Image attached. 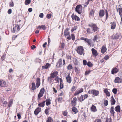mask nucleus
I'll return each instance as SVG.
<instances>
[{"label": "nucleus", "instance_id": "nucleus-1", "mask_svg": "<svg viewBox=\"0 0 122 122\" xmlns=\"http://www.w3.org/2000/svg\"><path fill=\"white\" fill-rule=\"evenodd\" d=\"M89 26L91 28L94 33L95 32L97 33L98 32L99 28L96 24L92 23V24H89Z\"/></svg>", "mask_w": 122, "mask_h": 122}, {"label": "nucleus", "instance_id": "nucleus-2", "mask_svg": "<svg viewBox=\"0 0 122 122\" xmlns=\"http://www.w3.org/2000/svg\"><path fill=\"white\" fill-rule=\"evenodd\" d=\"M88 93L90 94H92L96 96H98L99 93V92L95 89L90 90L88 91Z\"/></svg>", "mask_w": 122, "mask_h": 122}, {"label": "nucleus", "instance_id": "nucleus-3", "mask_svg": "<svg viewBox=\"0 0 122 122\" xmlns=\"http://www.w3.org/2000/svg\"><path fill=\"white\" fill-rule=\"evenodd\" d=\"M76 51L80 55H82L84 51L83 47L81 46L78 47Z\"/></svg>", "mask_w": 122, "mask_h": 122}, {"label": "nucleus", "instance_id": "nucleus-4", "mask_svg": "<svg viewBox=\"0 0 122 122\" xmlns=\"http://www.w3.org/2000/svg\"><path fill=\"white\" fill-rule=\"evenodd\" d=\"M82 7L81 5H77L75 8V11L78 14H80L82 12Z\"/></svg>", "mask_w": 122, "mask_h": 122}, {"label": "nucleus", "instance_id": "nucleus-5", "mask_svg": "<svg viewBox=\"0 0 122 122\" xmlns=\"http://www.w3.org/2000/svg\"><path fill=\"white\" fill-rule=\"evenodd\" d=\"M81 40H84L85 42H86L88 44V45L91 46V43L92 42V40L90 39H88L87 38H84V37H82L81 38Z\"/></svg>", "mask_w": 122, "mask_h": 122}, {"label": "nucleus", "instance_id": "nucleus-6", "mask_svg": "<svg viewBox=\"0 0 122 122\" xmlns=\"http://www.w3.org/2000/svg\"><path fill=\"white\" fill-rule=\"evenodd\" d=\"M7 84L5 81L4 80L0 81V86L2 87H5L7 86Z\"/></svg>", "mask_w": 122, "mask_h": 122}, {"label": "nucleus", "instance_id": "nucleus-7", "mask_svg": "<svg viewBox=\"0 0 122 122\" xmlns=\"http://www.w3.org/2000/svg\"><path fill=\"white\" fill-rule=\"evenodd\" d=\"M77 100L76 97H75L73 98L72 100H71V104L72 106L73 107H74L76 104V101Z\"/></svg>", "mask_w": 122, "mask_h": 122}, {"label": "nucleus", "instance_id": "nucleus-8", "mask_svg": "<svg viewBox=\"0 0 122 122\" xmlns=\"http://www.w3.org/2000/svg\"><path fill=\"white\" fill-rule=\"evenodd\" d=\"M62 60L60 59L58 62H57V64L56 65V67H61L62 66Z\"/></svg>", "mask_w": 122, "mask_h": 122}, {"label": "nucleus", "instance_id": "nucleus-9", "mask_svg": "<svg viewBox=\"0 0 122 122\" xmlns=\"http://www.w3.org/2000/svg\"><path fill=\"white\" fill-rule=\"evenodd\" d=\"M58 74V72L57 71H55L51 73L50 74V75L51 77L54 78L56 77Z\"/></svg>", "mask_w": 122, "mask_h": 122}, {"label": "nucleus", "instance_id": "nucleus-10", "mask_svg": "<svg viewBox=\"0 0 122 122\" xmlns=\"http://www.w3.org/2000/svg\"><path fill=\"white\" fill-rule=\"evenodd\" d=\"M71 17L73 20L78 21L80 20V19L79 17L76 15L73 14L71 15Z\"/></svg>", "mask_w": 122, "mask_h": 122}, {"label": "nucleus", "instance_id": "nucleus-11", "mask_svg": "<svg viewBox=\"0 0 122 122\" xmlns=\"http://www.w3.org/2000/svg\"><path fill=\"white\" fill-rule=\"evenodd\" d=\"M41 111V108L38 107L34 111V113L36 115H37Z\"/></svg>", "mask_w": 122, "mask_h": 122}, {"label": "nucleus", "instance_id": "nucleus-12", "mask_svg": "<svg viewBox=\"0 0 122 122\" xmlns=\"http://www.w3.org/2000/svg\"><path fill=\"white\" fill-rule=\"evenodd\" d=\"M107 50V49L106 47V46L105 45H104L102 47V48L101 50V51L102 53L104 54L106 51Z\"/></svg>", "mask_w": 122, "mask_h": 122}, {"label": "nucleus", "instance_id": "nucleus-13", "mask_svg": "<svg viewBox=\"0 0 122 122\" xmlns=\"http://www.w3.org/2000/svg\"><path fill=\"white\" fill-rule=\"evenodd\" d=\"M122 82V79L119 77H116L115 78V82L116 83H120Z\"/></svg>", "mask_w": 122, "mask_h": 122}, {"label": "nucleus", "instance_id": "nucleus-14", "mask_svg": "<svg viewBox=\"0 0 122 122\" xmlns=\"http://www.w3.org/2000/svg\"><path fill=\"white\" fill-rule=\"evenodd\" d=\"M66 79L67 82L69 83H70L71 82V79L70 74L66 76Z\"/></svg>", "mask_w": 122, "mask_h": 122}, {"label": "nucleus", "instance_id": "nucleus-15", "mask_svg": "<svg viewBox=\"0 0 122 122\" xmlns=\"http://www.w3.org/2000/svg\"><path fill=\"white\" fill-rule=\"evenodd\" d=\"M83 91V89L82 88H81L80 89L78 90L77 91L75 92L74 95L75 96L77 95H78L80 93L82 92Z\"/></svg>", "mask_w": 122, "mask_h": 122}, {"label": "nucleus", "instance_id": "nucleus-16", "mask_svg": "<svg viewBox=\"0 0 122 122\" xmlns=\"http://www.w3.org/2000/svg\"><path fill=\"white\" fill-rule=\"evenodd\" d=\"M118 71V70L117 68L115 67L112 70L111 73L112 74L117 73Z\"/></svg>", "mask_w": 122, "mask_h": 122}, {"label": "nucleus", "instance_id": "nucleus-17", "mask_svg": "<svg viewBox=\"0 0 122 122\" xmlns=\"http://www.w3.org/2000/svg\"><path fill=\"white\" fill-rule=\"evenodd\" d=\"M105 14V13L103 10H100L99 13V16L100 17H102Z\"/></svg>", "mask_w": 122, "mask_h": 122}, {"label": "nucleus", "instance_id": "nucleus-18", "mask_svg": "<svg viewBox=\"0 0 122 122\" xmlns=\"http://www.w3.org/2000/svg\"><path fill=\"white\" fill-rule=\"evenodd\" d=\"M92 53L95 56H96L97 55V52L96 50L92 48Z\"/></svg>", "mask_w": 122, "mask_h": 122}, {"label": "nucleus", "instance_id": "nucleus-19", "mask_svg": "<svg viewBox=\"0 0 122 122\" xmlns=\"http://www.w3.org/2000/svg\"><path fill=\"white\" fill-rule=\"evenodd\" d=\"M40 79L39 78H37L36 79V86L38 88L40 86Z\"/></svg>", "mask_w": 122, "mask_h": 122}, {"label": "nucleus", "instance_id": "nucleus-20", "mask_svg": "<svg viewBox=\"0 0 122 122\" xmlns=\"http://www.w3.org/2000/svg\"><path fill=\"white\" fill-rule=\"evenodd\" d=\"M51 66V65L49 63H46V65L44 66H42V68L43 69H47L48 68Z\"/></svg>", "mask_w": 122, "mask_h": 122}, {"label": "nucleus", "instance_id": "nucleus-21", "mask_svg": "<svg viewBox=\"0 0 122 122\" xmlns=\"http://www.w3.org/2000/svg\"><path fill=\"white\" fill-rule=\"evenodd\" d=\"M120 36V35L118 34H114L113 36V39H115L119 38Z\"/></svg>", "mask_w": 122, "mask_h": 122}, {"label": "nucleus", "instance_id": "nucleus-22", "mask_svg": "<svg viewBox=\"0 0 122 122\" xmlns=\"http://www.w3.org/2000/svg\"><path fill=\"white\" fill-rule=\"evenodd\" d=\"M69 29L67 28L65 30L64 32V34L65 36H66L70 35V32L68 31Z\"/></svg>", "mask_w": 122, "mask_h": 122}, {"label": "nucleus", "instance_id": "nucleus-23", "mask_svg": "<svg viewBox=\"0 0 122 122\" xmlns=\"http://www.w3.org/2000/svg\"><path fill=\"white\" fill-rule=\"evenodd\" d=\"M111 25V29H114L116 26V24L115 22H114L110 23Z\"/></svg>", "mask_w": 122, "mask_h": 122}, {"label": "nucleus", "instance_id": "nucleus-24", "mask_svg": "<svg viewBox=\"0 0 122 122\" xmlns=\"http://www.w3.org/2000/svg\"><path fill=\"white\" fill-rule=\"evenodd\" d=\"M86 31L87 33L88 34H92L93 33V32L92 28L91 29L90 28H88L86 30Z\"/></svg>", "mask_w": 122, "mask_h": 122}, {"label": "nucleus", "instance_id": "nucleus-25", "mask_svg": "<svg viewBox=\"0 0 122 122\" xmlns=\"http://www.w3.org/2000/svg\"><path fill=\"white\" fill-rule=\"evenodd\" d=\"M46 101H45L39 103L38 104V106L40 107H44Z\"/></svg>", "mask_w": 122, "mask_h": 122}, {"label": "nucleus", "instance_id": "nucleus-26", "mask_svg": "<svg viewBox=\"0 0 122 122\" xmlns=\"http://www.w3.org/2000/svg\"><path fill=\"white\" fill-rule=\"evenodd\" d=\"M111 104L112 105H113L115 104L116 101L114 99L113 96L111 97Z\"/></svg>", "mask_w": 122, "mask_h": 122}, {"label": "nucleus", "instance_id": "nucleus-27", "mask_svg": "<svg viewBox=\"0 0 122 122\" xmlns=\"http://www.w3.org/2000/svg\"><path fill=\"white\" fill-rule=\"evenodd\" d=\"M115 111L117 112H120V106L119 105H117L116 107L115 108Z\"/></svg>", "mask_w": 122, "mask_h": 122}, {"label": "nucleus", "instance_id": "nucleus-28", "mask_svg": "<svg viewBox=\"0 0 122 122\" xmlns=\"http://www.w3.org/2000/svg\"><path fill=\"white\" fill-rule=\"evenodd\" d=\"M38 29H41L42 28L43 30H45L46 29V27L45 25H39L38 26Z\"/></svg>", "mask_w": 122, "mask_h": 122}, {"label": "nucleus", "instance_id": "nucleus-29", "mask_svg": "<svg viewBox=\"0 0 122 122\" xmlns=\"http://www.w3.org/2000/svg\"><path fill=\"white\" fill-rule=\"evenodd\" d=\"M88 97V95L86 94H85L84 96L81 95V100L82 101H83L86 98Z\"/></svg>", "mask_w": 122, "mask_h": 122}, {"label": "nucleus", "instance_id": "nucleus-30", "mask_svg": "<svg viewBox=\"0 0 122 122\" xmlns=\"http://www.w3.org/2000/svg\"><path fill=\"white\" fill-rule=\"evenodd\" d=\"M91 111L93 112H95L97 111L96 107L94 105H92L91 107Z\"/></svg>", "mask_w": 122, "mask_h": 122}, {"label": "nucleus", "instance_id": "nucleus-31", "mask_svg": "<svg viewBox=\"0 0 122 122\" xmlns=\"http://www.w3.org/2000/svg\"><path fill=\"white\" fill-rule=\"evenodd\" d=\"M46 105L47 106L50 105L51 104V100L50 99H48L46 100Z\"/></svg>", "mask_w": 122, "mask_h": 122}, {"label": "nucleus", "instance_id": "nucleus-32", "mask_svg": "<svg viewBox=\"0 0 122 122\" xmlns=\"http://www.w3.org/2000/svg\"><path fill=\"white\" fill-rule=\"evenodd\" d=\"M72 108V111L74 112L75 114H76L78 112V110L76 107H73Z\"/></svg>", "mask_w": 122, "mask_h": 122}, {"label": "nucleus", "instance_id": "nucleus-33", "mask_svg": "<svg viewBox=\"0 0 122 122\" xmlns=\"http://www.w3.org/2000/svg\"><path fill=\"white\" fill-rule=\"evenodd\" d=\"M110 113L113 116L115 113V112L114 111V107H112L110 109Z\"/></svg>", "mask_w": 122, "mask_h": 122}, {"label": "nucleus", "instance_id": "nucleus-34", "mask_svg": "<svg viewBox=\"0 0 122 122\" xmlns=\"http://www.w3.org/2000/svg\"><path fill=\"white\" fill-rule=\"evenodd\" d=\"M52 78H53L52 77H51L50 75V76L49 77H48L47 79L50 82V83L52 82H53V80L52 79Z\"/></svg>", "mask_w": 122, "mask_h": 122}, {"label": "nucleus", "instance_id": "nucleus-35", "mask_svg": "<svg viewBox=\"0 0 122 122\" xmlns=\"http://www.w3.org/2000/svg\"><path fill=\"white\" fill-rule=\"evenodd\" d=\"M32 89L33 90H34L36 89V86L35 83L33 82L32 83Z\"/></svg>", "mask_w": 122, "mask_h": 122}, {"label": "nucleus", "instance_id": "nucleus-36", "mask_svg": "<svg viewBox=\"0 0 122 122\" xmlns=\"http://www.w3.org/2000/svg\"><path fill=\"white\" fill-rule=\"evenodd\" d=\"M53 121L52 118L51 117H49L46 120V122H52Z\"/></svg>", "mask_w": 122, "mask_h": 122}, {"label": "nucleus", "instance_id": "nucleus-37", "mask_svg": "<svg viewBox=\"0 0 122 122\" xmlns=\"http://www.w3.org/2000/svg\"><path fill=\"white\" fill-rule=\"evenodd\" d=\"M73 67L71 65V64H69L67 66V69L68 70H71L72 69Z\"/></svg>", "mask_w": 122, "mask_h": 122}, {"label": "nucleus", "instance_id": "nucleus-38", "mask_svg": "<svg viewBox=\"0 0 122 122\" xmlns=\"http://www.w3.org/2000/svg\"><path fill=\"white\" fill-rule=\"evenodd\" d=\"M30 0H25V5H27L29 4L30 3Z\"/></svg>", "mask_w": 122, "mask_h": 122}, {"label": "nucleus", "instance_id": "nucleus-39", "mask_svg": "<svg viewBox=\"0 0 122 122\" xmlns=\"http://www.w3.org/2000/svg\"><path fill=\"white\" fill-rule=\"evenodd\" d=\"M50 110V108H46L45 111V113L47 115H48L49 112V110Z\"/></svg>", "mask_w": 122, "mask_h": 122}, {"label": "nucleus", "instance_id": "nucleus-40", "mask_svg": "<svg viewBox=\"0 0 122 122\" xmlns=\"http://www.w3.org/2000/svg\"><path fill=\"white\" fill-rule=\"evenodd\" d=\"M87 65L89 67H92L93 65V64L90 61H89L87 63Z\"/></svg>", "mask_w": 122, "mask_h": 122}, {"label": "nucleus", "instance_id": "nucleus-41", "mask_svg": "<svg viewBox=\"0 0 122 122\" xmlns=\"http://www.w3.org/2000/svg\"><path fill=\"white\" fill-rule=\"evenodd\" d=\"M94 11L93 10H92L90 12L89 15H90L93 16L94 15Z\"/></svg>", "mask_w": 122, "mask_h": 122}, {"label": "nucleus", "instance_id": "nucleus-42", "mask_svg": "<svg viewBox=\"0 0 122 122\" xmlns=\"http://www.w3.org/2000/svg\"><path fill=\"white\" fill-rule=\"evenodd\" d=\"M13 102V100L12 99L9 102L8 106V107H10L12 106Z\"/></svg>", "mask_w": 122, "mask_h": 122}, {"label": "nucleus", "instance_id": "nucleus-43", "mask_svg": "<svg viewBox=\"0 0 122 122\" xmlns=\"http://www.w3.org/2000/svg\"><path fill=\"white\" fill-rule=\"evenodd\" d=\"M91 71V70H90L86 71L85 72V75H88L90 73Z\"/></svg>", "mask_w": 122, "mask_h": 122}, {"label": "nucleus", "instance_id": "nucleus-44", "mask_svg": "<svg viewBox=\"0 0 122 122\" xmlns=\"http://www.w3.org/2000/svg\"><path fill=\"white\" fill-rule=\"evenodd\" d=\"M45 92V89L44 88H42L40 90L39 93H41L43 94Z\"/></svg>", "mask_w": 122, "mask_h": 122}, {"label": "nucleus", "instance_id": "nucleus-45", "mask_svg": "<svg viewBox=\"0 0 122 122\" xmlns=\"http://www.w3.org/2000/svg\"><path fill=\"white\" fill-rule=\"evenodd\" d=\"M43 94L41 93H39L38 95V100H39L40 98L43 96Z\"/></svg>", "mask_w": 122, "mask_h": 122}, {"label": "nucleus", "instance_id": "nucleus-46", "mask_svg": "<svg viewBox=\"0 0 122 122\" xmlns=\"http://www.w3.org/2000/svg\"><path fill=\"white\" fill-rule=\"evenodd\" d=\"M104 104L105 106H107L108 104V101L106 100H104Z\"/></svg>", "mask_w": 122, "mask_h": 122}, {"label": "nucleus", "instance_id": "nucleus-47", "mask_svg": "<svg viewBox=\"0 0 122 122\" xmlns=\"http://www.w3.org/2000/svg\"><path fill=\"white\" fill-rule=\"evenodd\" d=\"M117 89L116 88H114L112 89V92L114 94H116L117 93Z\"/></svg>", "mask_w": 122, "mask_h": 122}, {"label": "nucleus", "instance_id": "nucleus-48", "mask_svg": "<svg viewBox=\"0 0 122 122\" xmlns=\"http://www.w3.org/2000/svg\"><path fill=\"white\" fill-rule=\"evenodd\" d=\"M119 15L120 16L122 15V9L121 8H118Z\"/></svg>", "mask_w": 122, "mask_h": 122}, {"label": "nucleus", "instance_id": "nucleus-49", "mask_svg": "<svg viewBox=\"0 0 122 122\" xmlns=\"http://www.w3.org/2000/svg\"><path fill=\"white\" fill-rule=\"evenodd\" d=\"M14 6V4L13 3V2L12 0L11 2L10 3V7H12Z\"/></svg>", "mask_w": 122, "mask_h": 122}, {"label": "nucleus", "instance_id": "nucleus-50", "mask_svg": "<svg viewBox=\"0 0 122 122\" xmlns=\"http://www.w3.org/2000/svg\"><path fill=\"white\" fill-rule=\"evenodd\" d=\"M98 39V37L97 35H96L95 36L93 40L94 41H95L96 40H97Z\"/></svg>", "mask_w": 122, "mask_h": 122}, {"label": "nucleus", "instance_id": "nucleus-51", "mask_svg": "<svg viewBox=\"0 0 122 122\" xmlns=\"http://www.w3.org/2000/svg\"><path fill=\"white\" fill-rule=\"evenodd\" d=\"M46 17L48 19H50L51 17V14H47L46 15Z\"/></svg>", "mask_w": 122, "mask_h": 122}, {"label": "nucleus", "instance_id": "nucleus-52", "mask_svg": "<svg viewBox=\"0 0 122 122\" xmlns=\"http://www.w3.org/2000/svg\"><path fill=\"white\" fill-rule=\"evenodd\" d=\"M71 39L72 40H74L75 39V36L73 34H72L71 35Z\"/></svg>", "mask_w": 122, "mask_h": 122}, {"label": "nucleus", "instance_id": "nucleus-53", "mask_svg": "<svg viewBox=\"0 0 122 122\" xmlns=\"http://www.w3.org/2000/svg\"><path fill=\"white\" fill-rule=\"evenodd\" d=\"M106 20L108 18V12L106 10Z\"/></svg>", "mask_w": 122, "mask_h": 122}, {"label": "nucleus", "instance_id": "nucleus-54", "mask_svg": "<svg viewBox=\"0 0 122 122\" xmlns=\"http://www.w3.org/2000/svg\"><path fill=\"white\" fill-rule=\"evenodd\" d=\"M109 58V56L108 55H106L104 57V59L107 60Z\"/></svg>", "mask_w": 122, "mask_h": 122}, {"label": "nucleus", "instance_id": "nucleus-55", "mask_svg": "<svg viewBox=\"0 0 122 122\" xmlns=\"http://www.w3.org/2000/svg\"><path fill=\"white\" fill-rule=\"evenodd\" d=\"M89 3V2L87 1L85 3V4L84 5V7H86L87 6V5H88V4Z\"/></svg>", "mask_w": 122, "mask_h": 122}, {"label": "nucleus", "instance_id": "nucleus-56", "mask_svg": "<svg viewBox=\"0 0 122 122\" xmlns=\"http://www.w3.org/2000/svg\"><path fill=\"white\" fill-rule=\"evenodd\" d=\"M5 54H4L3 56H2L1 58L2 61L4 60V59L5 58Z\"/></svg>", "mask_w": 122, "mask_h": 122}, {"label": "nucleus", "instance_id": "nucleus-57", "mask_svg": "<svg viewBox=\"0 0 122 122\" xmlns=\"http://www.w3.org/2000/svg\"><path fill=\"white\" fill-rule=\"evenodd\" d=\"M83 63L84 65H87V61L86 60H83Z\"/></svg>", "mask_w": 122, "mask_h": 122}, {"label": "nucleus", "instance_id": "nucleus-58", "mask_svg": "<svg viewBox=\"0 0 122 122\" xmlns=\"http://www.w3.org/2000/svg\"><path fill=\"white\" fill-rule=\"evenodd\" d=\"M76 27H74L71 30V32H73L74 30H76Z\"/></svg>", "mask_w": 122, "mask_h": 122}, {"label": "nucleus", "instance_id": "nucleus-59", "mask_svg": "<svg viewBox=\"0 0 122 122\" xmlns=\"http://www.w3.org/2000/svg\"><path fill=\"white\" fill-rule=\"evenodd\" d=\"M44 16V15L43 13H41L39 14V17L41 18H43Z\"/></svg>", "mask_w": 122, "mask_h": 122}, {"label": "nucleus", "instance_id": "nucleus-60", "mask_svg": "<svg viewBox=\"0 0 122 122\" xmlns=\"http://www.w3.org/2000/svg\"><path fill=\"white\" fill-rule=\"evenodd\" d=\"M60 86L61 89L63 88V85L62 83H60Z\"/></svg>", "mask_w": 122, "mask_h": 122}, {"label": "nucleus", "instance_id": "nucleus-61", "mask_svg": "<svg viewBox=\"0 0 122 122\" xmlns=\"http://www.w3.org/2000/svg\"><path fill=\"white\" fill-rule=\"evenodd\" d=\"M15 27L17 28V29L18 31H19L20 29V26L19 25H16L15 26Z\"/></svg>", "mask_w": 122, "mask_h": 122}, {"label": "nucleus", "instance_id": "nucleus-62", "mask_svg": "<svg viewBox=\"0 0 122 122\" xmlns=\"http://www.w3.org/2000/svg\"><path fill=\"white\" fill-rule=\"evenodd\" d=\"M31 49L34 50L36 48V46L35 45H33L31 46Z\"/></svg>", "mask_w": 122, "mask_h": 122}, {"label": "nucleus", "instance_id": "nucleus-63", "mask_svg": "<svg viewBox=\"0 0 122 122\" xmlns=\"http://www.w3.org/2000/svg\"><path fill=\"white\" fill-rule=\"evenodd\" d=\"M94 122H102L101 121V120L100 119H96L94 121Z\"/></svg>", "mask_w": 122, "mask_h": 122}, {"label": "nucleus", "instance_id": "nucleus-64", "mask_svg": "<svg viewBox=\"0 0 122 122\" xmlns=\"http://www.w3.org/2000/svg\"><path fill=\"white\" fill-rule=\"evenodd\" d=\"M79 62L78 61L76 60L74 62V64L76 65H78V64Z\"/></svg>", "mask_w": 122, "mask_h": 122}]
</instances>
